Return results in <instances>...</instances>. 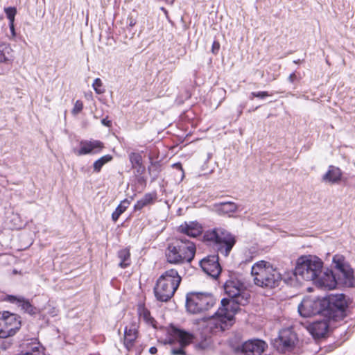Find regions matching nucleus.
Segmentation results:
<instances>
[{"label":"nucleus","mask_w":355,"mask_h":355,"mask_svg":"<svg viewBox=\"0 0 355 355\" xmlns=\"http://www.w3.org/2000/svg\"><path fill=\"white\" fill-rule=\"evenodd\" d=\"M225 293L231 298L223 299L221 306L209 318H204L206 328L211 333L223 331L234 324V315L238 308L236 305L245 306L249 302L250 294L246 290L241 277L232 274L224 284Z\"/></svg>","instance_id":"f257e3e1"},{"label":"nucleus","mask_w":355,"mask_h":355,"mask_svg":"<svg viewBox=\"0 0 355 355\" xmlns=\"http://www.w3.org/2000/svg\"><path fill=\"white\" fill-rule=\"evenodd\" d=\"M196 250L193 242L180 237L168 245L166 258L168 263L173 264L190 263L194 258Z\"/></svg>","instance_id":"f03ea898"},{"label":"nucleus","mask_w":355,"mask_h":355,"mask_svg":"<svg viewBox=\"0 0 355 355\" xmlns=\"http://www.w3.org/2000/svg\"><path fill=\"white\" fill-rule=\"evenodd\" d=\"M251 275L254 284L260 287H276L282 279V275L277 268L266 261L256 262L252 266Z\"/></svg>","instance_id":"7ed1b4c3"},{"label":"nucleus","mask_w":355,"mask_h":355,"mask_svg":"<svg viewBox=\"0 0 355 355\" xmlns=\"http://www.w3.org/2000/svg\"><path fill=\"white\" fill-rule=\"evenodd\" d=\"M323 268V262L318 257L311 254L303 255L297 259L293 276L306 281H313Z\"/></svg>","instance_id":"20e7f679"},{"label":"nucleus","mask_w":355,"mask_h":355,"mask_svg":"<svg viewBox=\"0 0 355 355\" xmlns=\"http://www.w3.org/2000/svg\"><path fill=\"white\" fill-rule=\"evenodd\" d=\"M181 282V277L175 269L166 270L157 281L154 288L157 300L167 302L174 295Z\"/></svg>","instance_id":"39448f33"},{"label":"nucleus","mask_w":355,"mask_h":355,"mask_svg":"<svg viewBox=\"0 0 355 355\" xmlns=\"http://www.w3.org/2000/svg\"><path fill=\"white\" fill-rule=\"evenodd\" d=\"M216 303L214 297L207 293H191L187 295V310L193 314H198L208 311Z\"/></svg>","instance_id":"423d86ee"},{"label":"nucleus","mask_w":355,"mask_h":355,"mask_svg":"<svg viewBox=\"0 0 355 355\" xmlns=\"http://www.w3.org/2000/svg\"><path fill=\"white\" fill-rule=\"evenodd\" d=\"M205 239L218 245V250L225 256H227L235 244V238L227 231L222 228L207 231Z\"/></svg>","instance_id":"0eeeda50"},{"label":"nucleus","mask_w":355,"mask_h":355,"mask_svg":"<svg viewBox=\"0 0 355 355\" xmlns=\"http://www.w3.org/2000/svg\"><path fill=\"white\" fill-rule=\"evenodd\" d=\"M171 338L168 343L172 345L171 353L172 355H186L184 348L194 339L193 334L184 330L173 327L171 329Z\"/></svg>","instance_id":"6e6552de"},{"label":"nucleus","mask_w":355,"mask_h":355,"mask_svg":"<svg viewBox=\"0 0 355 355\" xmlns=\"http://www.w3.org/2000/svg\"><path fill=\"white\" fill-rule=\"evenodd\" d=\"M326 305V300L306 297L298 306V311L302 317H311L324 311Z\"/></svg>","instance_id":"1a4fd4ad"},{"label":"nucleus","mask_w":355,"mask_h":355,"mask_svg":"<svg viewBox=\"0 0 355 355\" xmlns=\"http://www.w3.org/2000/svg\"><path fill=\"white\" fill-rule=\"evenodd\" d=\"M20 326L21 322L16 315L9 312L0 313V338L15 335Z\"/></svg>","instance_id":"9d476101"},{"label":"nucleus","mask_w":355,"mask_h":355,"mask_svg":"<svg viewBox=\"0 0 355 355\" xmlns=\"http://www.w3.org/2000/svg\"><path fill=\"white\" fill-rule=\"evenodd\" d=\"M333 263L335 268L341 272L344 283L349 286H353L354 272L352 268L345 261L344 256L335 254L333 257Z\"/></svg>","instance_id":"9b49d317"},{"label":"nucleus","mask_w":355,"mask_h":355,"mask_svg":"<svg viewBox=\"0 0 355 355\" xmlns=\"http://www.w3.org/2000/svg\"><path fill=\"white\" fill-rule=\"evenodd\" d=\"M104 148L103 144L98 140H83L80 142V148L74 150V153L78 155H94L99 153Z\"/></svg>","instance_id":"f8f14e48"},{"label":"nucleus","mask_w":355,"mask_h":355,"mask_svg":"<svg viewBox=\"0 0 355 355\" xmlns=\"http://www.w3.org/2000/svg\"><path fill=\"white\" fill-rule=\"evenodd\" d=\"M200 265L205 272L214 278H216L220 273L221 268L217 256H209L202 259Z\"/></svg>","instance_id":"ddd939ff"},{"label":"nucleus","mask_w":355,"mask_h":355,"mask_svg":"<svg viewBox=\"0 0 355 355\" xmlns=\"http://www.w3.org/2000/svg\"><path fill=\"white\" fill-rule=\"evenodd\" d=\"M329 309L336 311V316H343L347 307V301L343 294L331 295L327 301Z\"/></svg>","instance_id":"4468645a"},{"label":"nucleus","mask_w":355,"mask_h":355,"mask_svg":"<svg viewBox=\"0 0 355 355\" xmlns=\"http://www.w3.org/2000/svg\"><path fill=\"white\" fill-rule=\"evenodd\" d=\"M315 284L324 290H332L336 288L337 282L331 270L327 269L313 280Z\"/></svg>","instance_id":"2eb2a0df"},{"label":"nucleus","mask_w":355,"mask_h":355,"mask_svg":"<svg viewBox=\"0 0 355 355\" xmlns=\"http://www.w3.org/2000/svg\"><path fill=\"white\" fill-rule=\"evenodd\" d=\"M267 347L268 345L262 340H249L243 344L242 352L245 355H261Z\"/></svg>","instance_id":"dca6fc26"},{"label":"nucleus","mask_w":355,"mask_h":355,"mask_svg":"<svg viewBox=\"0 0 355 355\" xmlns=\"http://www.w3.org/2000/svg\"><path fill=\"white\" fill-rule=\"evenodd\" d=\"M6 300L16 304L21 311L30 315H35L37 312V309L22 296L7 295Z\"/></svg>","instance_id":"f3484780"},{"label":"nucleus","mask_w":355,"mask_h":355,"mask_svg":"<svg viewBox=\"0 0 355 355\" xmlns=\"http://www.w3.org/2000/svg\"><path fill=\"white\" fill-rule=\"evenodd\" d=\"M178 232L190 237H196L202 232V227L198 222H184L178 227Z\"/></svg>","instance_id":"a211bd4d"},{"label":"nucleus","mask_w":355,"mask_h":355,"mask_svg":"<svg viewBox=\"0 0 355 355\" xmlns=\"http://www.w3.org/2000/svg\"><path fill=\"white\" fill-rule=\"evenodd\" d=\"M296 335L291 329H284L279 331L278 340L279 345L285 349H289L294 346L296 341Z\"/></svg>","instance_id":"6ab92c4d"},{"label":"nucleus","mask_w":355,"mask_h":355,"mask_svg":"<svg viewBox=\"0 0 355 355\" xmlns=\"http://www.w3.org/2000/svg\"><path fill=\"white\" fill-rule=\"evenodd\" d=\"M137 324L132 322L126 326L124 331V345L125 347L130 350L133 346L135 340L137 338Z\"/></svg>","instance_id":"aec40b11"},{"label":"nucleus","mask_w":355,"mask_h":355,"mask_svg":"<svg viewBox=\"0 0 355 355\" xmlns=\"http://www.w3.org/2000/svg\"><path fill=\"white\" fill-rule=\"evenodd\" d=\"M328 327L326 320L315 321L309 326V331L313 337L320 338L326 334Z\"/></svg>","instance_id":"412c9836"},{"label":"nucleus","mask_w":355,"mask_h":355,"mask_svg":"<svg viewBox=\"0 0 355 355\" xmlns=\"http://www.w3.org/2000/svg\"><path fill=\"white\" fill-rule=\"evenodd\" d=\"M214 209L218 214H227L228 216H231V214L237 211L238 205L230 201L223 202L218 204H215Z\"/></svg>","instance_id":"4be33fe9"},{"label":"nucleus","mask_w":355,"mask_h":355,"mask_svg":"<svg viewBox=\"0 0 355 355\" xmlns=\"http://www.w3.org/2000/svg\"><path fill=\"white\" fill-rule=\"evenodd\" d=\"M13 51L9 44L0 43V63L13 60Z\"/></svg>","instance_id":"5701e85b"},{"label":"nucleus","mask_w":355,"mask_h":355,"mask_svg":"<svg viewBox=\"0 0 355 355\" xmlns=\"http://www.w3.org/2000/svg\"><path fill=\"white\" fill-rule=\"evenodd\" d=\"M342 175L340 168L331 166L328 171L323 176V180L325 182L335 183L340 180Z\"/></svg>","instance_id":"b1692460"},{"label":"nucleus","mask_w":355,"mask_h":355,"mask_svg":"<svg viewBox=\"0 0 355 355\" xmlns=\"http://www.w3.org/2000/svg\"><path fill=\"white\" fill-rule=\"evenodd\" d=\"M155 193H146L143 198L140 200H137L136 204L135 205V210H141L144 207L153 203L154 200L156 198Z\"/></svg>","instance_id":"393cba45"},{"label":"nucleus","mask_w":355,"mask_h":355,"mask_svg":"<svg viewBox=\"0 0 355 355\" xmlns=\"http://www.w3.org/2000/svg\"><path fill=\"white\" fill-rule=\"evenodd\" d=\"M118 257L120 259L119 266L125 268L130 264V253L128 248L122 249L118 252Z\"/></svg>","instance_id":"a878e982"},{"label":"nucleus","mask_w":355,"mask_h":355,"mask_svg":"<svg viewBox=\"0 0 355 355\" xmlns=\"http://www.w3.org/2000/svg\"><path fill=\"white\" fill-rule=\"evenodd\" d=\"M138 313L140 320H144L146 324L154 326V319L151 317L150 311L144 306L140 305L138 308Z\"/></svg>","instance_id":"bb28decb"},{"label":"nucleus","mask_w":355,"mask_h":355,"mask_svg":"<svg viewBox=\"0 0 355 355\" xmlns=\"http://www.w3.org/2000/svg\"><path fill=\"white\" fill-rule=\"evenodd\" d=\"M129 204V201L126 199L121 202L112 214V219L114 222L119 219V216L126 210Z\"/></svg>","instance_id":"cd10ccee"},{"label":"nucleus","mask_w":355,"mask_h":355,"mask_svg":"<svg viewBox=\"0 0 355 355\" xmlns=\"http://www.w3.org/2000/svg\"><path fill=\"white\" fill-rule=\"evenodd\" d=\"M112 159V156L110 155H105L96 161L93 164L94 171L98 173L101 171L102 167Z\"/></svg>","instance_id":"c85d7f7f"},{"label":"nucleus","mask_w":355,"mask_h":355,"mask_svg":"<svg viewBox=\"0 0 355 355\" xmlns=\"http://www.w3.org/2000/svg\"><path fill=\"white\" fill-rule=\"evenodd\" d=\"M210 344V338L206 336L205 338H202V339L200 341L196 342L194 344V347L196 350L201 351L208 348Z\"/></svg>","instance_id":"c756f323"},{"label":"nucleus","mask_w":355,"mask_h":355,"mask_svg":"<svg viewBox=\"0 0 355 355\" xmlns=\"http://www.w3.org/2000/svg\"><path fill=\"white\" fill-rule=\"evenodd\" d=\"M129 159L132 167H136L141 164V156L139 153H131L129 155Z\"/></svg>","instance_id":"7c9ffc66"},{"label":"nucleus","mask_w":355,"mask_h":355,"mask_svg":"<svg viewBox=\"0 0 355 355\" xmlns=\"http://www.w3.org/2000/svg\"><path fill=\"white\" fill-rule=\"evenodd\" d=\"M92 87L95 92L98 94H101L105 92V89L103 87V83L100 78H97L94 80Z\"/></svg>","instance_id":"2f4dec72"},{"label":"nucleus","mask_w":355,"mask_h":355,"mask_svg":"<svg viewBox=\"0 0 355 355\" xmlns=\"http://www.w3.org/2000/svg\"><path fill=\"white\" fill-rule=\"evenodd\" d=\"M11 221L14 223L13 228L15 229H21L24 225V223L21 220L20 216L18 214H13Z\"/></svg>","instance_id":"473e14b6"},{"label":"nucleus","mask_w":355,"mask_h":355,"mask_svg":"<svg viewBox=\"0 0 355 355\" xmlns=\"http://www.w3.org/2000/svg\"><path fill=\"white\" fill-rule=\"evenodd\" d=\"M16 12V9L15 8L9 7L5 8V12L6 14L8 19L10 21V23L14 22Z\"/></svg>","instance_id":"72a5a7b5"},{"label":"nucleus","mask_w":355,"mask_h":355,"mask_svg":"<svg viewBox=\"0 0 355 355\" xmlns=\"http://www.w3.org/2000/svg\"><path fill=\"white\" fill-rule=\"evenodd\" d=\"M83 108V102L80 100H77L74 104L73 108L71 110V113L73 115H77L80 113Z\"/></svg>","instance_id":"f704fd0d"},{"label":"nucleus","mask_w":355,"mask_h":355,"mask_svg":"<svg viewBox=\"0 0 355 355\" xmlns=\"http://www.w3.org/2000/svg\"><path fill=\"white\" fill-rule=\"evenodd\" d=\"M251 95L254 97H257L260 98H263L269 96L267 92H252Z\"/></svg>","instance_id":"c9c22d12"},{"label":"nucleus","mask_w":355,"mask_h":355,"mask_svg":"<svg viewBox=\"0 0 355 355\" xmlns=\"http://www.w3.org/2000/svg\"><path fill=\"white\" fill-rule=\"evenodd\" d=\"M220 49V44L217 41H214L212 44V46H211V52L214 53V54H217L218 51Z\"/></svg>","instance_id":"e433bc0d"},{"label":"nucleus","mask_w":355,"mask_h":355,"mask_svg":"<svg viewBox=\"0 0 355 355\" xmlns=\"http://www.w3.org/2000/svg\"><path fill=\"white\" fill-rule=\"evenodd\" d=\"M9 26H10V29L11 37L13 38L16 35L15 27H14V22L9 23Z\"/></svg>","instance_id":"4c0bfd02"},{"label":"nucleus","mask_w":355,"mask_h":355,"mask_svg":"<svg viewBox=\"0 0 355 355\" xmlns=\"http://www.w3.org/2000/svg\"><path fill=\"white\" fill-rule=\"evenodd\" d=\"M297 78V76H296V74L295 73H292L291 74H290V76H288V81L290 83H293Z\"/></svg>","instance_id":"58836bf2"},{"label":"nucleus","mask_w":355,"mask_h":355,"mask_svg":"<svg viewBox=\"0 0 355 355\" xmlns=\"http://www.w3.org/2000/svg\"><path fill=\"white\" fill-rule=\"evenodd\" d=\"M101 123L103 125L107 126V127H110L111 125H112V122L110 121V120H107V119H103L102 121H101Z\"/></svg>","instance_id":"ea45409f"},{"label":"nucleus","mask_w":355,"mask_h":355,"mask_svg":"<svg viewBox=\"0 0 355 355\" xmlns=\"http://www.w3.org/2000/svg\"><path fill=\"white\" fill-rule=\"evenodd\" d=\"M157 352V349L155 347H151L150 349H149V352L151 354H156Z\"/></svg>","instance_id":"a19ab883"},{"label":"nucleus","mask_w":355,"mask_h":355,"mask_svg":"<svg viewBox=\"0 0 355 355\" xmlns=\"http://www.w3.org/2000/svg\"><path fill=\"white\" fill-rule=\"evenodd\" d=\"M135 25V21L132 19H130V23H129V26H133Z\"/></svg>","instance_id":"79ce46f5"},{"label":"nucleus","mask_w":355,"mask_h":355,"mask_svg":"<svg viewBox=\"0 0 355 355\" xmlns=\"http://www.w3.org/2000/svg\"><path fill=\"white\" fill-rule=\"evenodd\" d=\"M300 62V60H294L293 62L295 63V64H297Z\"/></svg>","instance_id":"37998d69"},{"label":"nucleus","mask_w":355,"mask_h":355,"mask_svg":"<svg viewBox=\"0 0 355 355\" xmlns=\"http://www.w3.org/2000/svg\"><path fill=\"white\" fill-rule=\"evenodd\" d=\"M241 113H242V110H241L239 111V115H241Z\"/></svg>","instance_id":"c03bdc74"},{"label":"nucleus","mask_w":355,"mask_h":355,"mask_svg":"<svg viewBox=\"0 0 355 355\" xmlns=\"http://www.w3.org/2000/svg\"><path fill=\"white\" fill-rule=\"evenodd\" d=\"M44 2L45 1V0H42Z\"/></svg>","instance_id":"a18cd8bd"}]
</instances>
